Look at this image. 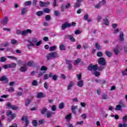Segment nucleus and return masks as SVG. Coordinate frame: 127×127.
I'll return each mask as SVG.
<instances>
[{
  "label": "nucleus",
  "instance_id": "4be33fe9",
  "mask_svg": "<svg viewBox=\"0 0 127 127\" xmlns=\"http://www.w3.org/2000/svg\"><path fill=\"white\" fill-rule=\"evenodd\" d=\"M77 109H78V106H71V111L72 113L74 114V115H76V111H76Z\"/></svg>",
  "mask_w": 127,
  "mask_h": 127
},
{
  "label": "nucleus",
  "instance_id": "412c9836",
  "mask_svg": "<svg viewBox=\"0 0 127 127\" xmlns=\"http://www.w3.org/2000/svg\"><path fill=\"white\" fill-rule=\"evenodd\" d=\"M48 109L47 108H43L41 111V113L42 115H45V114H47V112H48Z\"/></svg>",
  "mask_w": 127,
  "mask_h": 127
},
{
  "label": "nucleus",
  "instance_id": "de8ad7c7",
  "mask_svg": "<svg viewBox=\"0 0 127 127\" xmlns=\"http://www.w3.org/2000/svg\"><path fill=\"white\" fill-rule=\"evenodd\" d=\"M81 61H82V60L80 59H78L75 61L74 64H75V65H78V64H79Z\"/></svg>",
  "mask_w": 127,
  "mask_h": 127
},
{
  "label": "nucleus",
  "instance_id": "e433bc0d",
  "mask_svg": "<svg viewBox=\"0 0 127 127\" xmlns=\"http://www.w3.org/2000/svg\"><path fill=\"white\" fill-rule=\"evenodd\" d=\"M122 108L123 107L120 105H117L116 108H115V111H121V110H122Z\"/></svg>",
  "mask_w": 127,
  "mask_h": 127
},
{
  "label": "nucleus",
  "instance_id": "c9c22d12",
  "mask_svg": "<svg viewBox=\"0 0 127 127\" xmlns=\"http://www.w3.org/2000/svg\"><path fill=\"white\" fill-rule=\"evenodd\" d=\"M93 74L95 75V77H99L101 75V73L99 71H96V70Z\"/></svg>",
  "mask_w": 127,
  "mask_h": 127
},
{
  "label": "nucleus",
  "instance_id": "603ef678",
  "mask_svg": "<svg viewBox=\"0 0 127 127\" xmlns=\"http://www.w3.org/2000/svg\"><path fill=\"white\" fill-rule=\"evenodd\" d=\"M76 77L79 81L81 80V79H82V75L81 74H77Z\"/></svg>",
  "mask_w": 127,
  "mask_h": 127
},
{
  "label": "nucleus",
  "instance_id": "bf43d9fd",
  "mask_svg": "<svg viewBox=\"0 0 127 127\" xmlns=\"http://www.w3.org/2000/svg\"><path fill=\"white\" fill-rule=\"evenodd\" d=\"M11 44H16V43H17V41H16V40L11 39Z\"/></svg>",
  "mask_w": 127,
  "mask_h": 127
},
{
  "label": "nucleus",
  "instance_id": "bb28decb",
  "mask_svg": "<svg viewBox=\"0 0 127 127\" xmlns=\"http://www.w3.org/2000/svg\"><path fill=\"white\" fill-rule=\"evenodd\" d=\"M60 50L63 51H64V50H66V49H65V46H64V45L63 44H61L60 46Z\"/></svg>",
  "mask_w": 127,
  "mask_h": 127
},
{
  "label": "nucleus",
  "instance_id": "9b49d317",
  "mask_svg": "<svg viewBox=\"0 0 127 127\" xmlns=\"http://www.w3.org/2000/svg\"><path fill=\"white\" fill-rule=\"evenodd\" d=\"M31 30L28 29L26 30L23 31L21 32V35H27L28 33L31 34Z\"/></svg>",
  "mask_w": 127,
  "mask_h": 127
},
{
  "label": "nucleus",
  "instance_id": "e2e57ef3",
  "mask_svg": "<svg viewBox=\"0 0 127 127\" xmlns=\"http://www.w3.org/2000/svg\"><path fill=\"white\" fill-rule=\"evenodd\" d=\"M102 99L103 100H107V99H108V95H107V94H103L102 95Z\"/></svg>",
  "mask_w": 127,
  "mask_h": 127
},
{
  "label": "nucleus",
  "instance_id": "6e6d98bb",
  "mask_svg": "<svg viewBox=\"0 0 127 127\" xmlns=\"http://www.w3.org/2000/svg\"><path fill=\"white\" fill-rule=\"evenodd\" d=\"M119 127H127V124L124 123L123 124H120L119 125Z\"/></svg>",
  "mask_w": 127,
  "mask_h": 127
},
{
  "label": "nucleus",
  "instance_id": "dca6fc26",
  "mask_svg": "<svg viewBox=\"0 0 127 127\" xmlns=\"http://www.w3.org/2000/svg\"><path fill=\"white\" fill-rule=\"evenodd\" d=\"M74 85H75V83H74V82L70 81V83L67 85V91H69V90H71V89H72V87H73Z\"/></svg>",
  "mask_w": 127,
  "mask_h": 127
},
{
  "label": "nucleus",
  "instance_id": "09e8293b",
  "mask_svg": "<svg viewBox=\"0 0 127 127\" xmlns=\"http://www.w3.org/2000/svg\"><path fill=\"white\" fill-rule=\"evenodd\" d=\"M42 96H43V94H42L41 92H40L38 93L37 97L38 99H41L42 97Z\"/></svg>",
  "mask_w": 127,
  "mask_h": 127
},
{
  "label": "nucleus",
  "instance_id": "7ed1b4c3",
  "mask_svg": "<svg viewBox=\"0 0 127 127\" xmlns=\"http://www.w3.org/2000/svg\"><path fill=\"white\" fill-rule=\"evenodd\" d=\"M122 50H123V46L122 45H117L116 48L113 49L115 55H119Z\"/></svg>",
  "mask_w": 127,
  "mask_h": 127
},
{
  "label": "nucleus",
  "instance_id": "9d476101",
  "mask_svg": "<svg viewBox=\"0 0 127 127\" xmlns=\"http://www.w3.org/2000/svg\"><path fill=\"white\" fill-rule=\"evenodd\" d=\"M25 120V127H28V125L29 124V120H28V118H27V117L25 116L22 117L21 121H24Z\"/></svg>",
  "mask_w": 127,
  "mask_h": 127
},
{
  "label": "nucleus",
  "instance_id": "0e129e2a",
  "mask_svg": "<svg viewBox=\"0 0 127 127\" xmlns=\"http://www.w3.org/2000/svg\"><path fill=\"white\" fill-rule=\"evenodd\" d=\"M74 33L76 35L81 34V31H80V30H76L75 31H74Z\"/></svg>",
  "mask_w": 127,
  "mask_h": 127
},
{
  "label": "nucleus",
  "instance_id": "338daca9",
  "mask_svg": "<svg viewBox=\"0 0 127 127\" xmlns=\"http://www.w3.org/2000/svg\"><path fill=\"white\" fill-rule=\"evenodd\" d=\"M124 49L125 53H127V44L125 45Z\"/></svg>",
  "mask_w": 127,
  "mask_h": 127
},
{
  "label": "nucleus",
  "instance_id": "f3484780",
  "mask_svg": "<svg viewBox=\"0 0 127 127\" xmlns=\"http://www.w3.org/2000/svg\"><path fill=\"white\" fill-rule=\"evenodd\" d=\"M8 21V18H7V17H5L2 19L1 23H2V24H3V25H5V24L7 23Z\"/></svg>",
  "mask_w": 127,
  "mask_h": 127
},
{
  "label": "nucleus",
  "instance_id": "f257e3e1",
  "mask_svg": "<svg viewBox=\"0 0 127 127\" xmlns=\"http://www.w3.org/2000/svg\"><path fill=\"white\" fill-rule=\"evenodd\" d=\"M98 63L100 65V66L98 67V71H103V70L105 69L106 64H107L106 59L104 58H100L98 59Z\"/></svg>",
  "mask_w": 127,
  "mask_h": 127
},
{
  "label": "nucleus",
  "instance_id": "7c9ffc66",
  "mask_svg": "<svg viewBox=\"0 0 127 127\" xmlns=\"http://www.w3.org/2000/svg\"><path fill=\"white\" fill-rule=\"evenodd\" d=\"M7 60L5 57H2L0 58V62H5Z\"/></svg>",
  "mask_w": 127,
  "mask_h": 127
},
{
  "label": "nucleus",
  "instance_id": "473e14b6",
  "mask_svg": "<svg viewBox=\"0 0 127 127\" xmlns=\"http://www.w3.org/2000/svg\"><path fill=\"white\" fill-rule=\"evenodd\" d=\"M27 10V9L26 8H23L21 10V14L22 15H23L24 14L26 11Z\"/></svg>",
  "mask_w": 127,
  "mask_h": 127
},
{
  "label": "nucleus",
  "instance_id": "864d4df0",
  "mask_svg": "<svg viewBox=\"0 0 127 127\" xmlns=\"http://www.w3.org/2000/svg\"><path fill=\"white\" fill-rule=\"evenodd\" d=\"M123 122L124 124H126V123H127V115L123 117Z\"/></svg>",
  "mask_w": 127,
  "mask_h": 127
},
{
  "label": "nucleus",
  "instance_id": "a19ab883",
  "mask_svg": "<svg viewBox=\"0 0 127 127\" xmlns=\"http://www.w3.org/2000/svg\"><path fill=\"white\" fill-rule=\"evenodd\" d=\"M103 56H104V53L101 52H99L97 53V56H98V57H103Z\"/></svg>",
  "mask_w": 127,
  "mask_h": 127
},
{
  "label": "nucleus",
  "instance_id": "4c0bfd02",
  "mask_svg": "<svg viewBox=\"0 0 127 127\" xmlns=\"http://www.w3.org/2000/svg\"><path fill=\"white\" fill-rule=\"evenodd\" d=\"M31 3H32L31 1H27L25 2V6H28V5H31Z\"/></svg>",
  "mask_w": 127,
  "mask_h": 127
},
{
  "label": "nucleus",
  "instance_id": "2f4dec72",
  "mask_svg": "<svg viewBox=\"0 0 127 127\" xmlns=\"http://www.w3.org/2000/svg\"><path fill=\"white\" fill-rule=\"evenodd\" d=\"M71 118H72V114H71L67 115L65 117L66 120H67L68 121H70V120H71Z\"/></svg>",
  "mask_w": 127,
  "mask_h": 127
},
{
  "label": "nucleus",
  "instance_id": "1a4fd4ad",
  "mask_svg": "<svg viewBox=\"0 0 127 127\" xmlns=\"http://www.w3.org/2000/svg\"><path fill=\"white\" fill-rule=\"evenodd\" d=\"M40 6L41 7H43V6H47V5L50 4V2L47 1L46 2H43L42 1H40Z\"/></svg>",
  "mask_w": 127,
  "mask_h": 127
},
{
  "label": "nucleus",
  "instance_id": "ddd939ff",
  "mask_svg": "<svg viewBox=\"0 0 127 127\" xmlns=\"http://www.w3.org/2000/svg\"><path fill=\"white\" fill-rule=\"evenodd\" d=\"M49 76L52 77V80H54V81H57V79H58V76L56 74L53 75V73H50Z\"/></svg>",
  "mask_w": 127,
  "mask_h": 127
},
{
  "label": "nucleus",
  "instance_id": "052dcab7",
  "mask_svg": "<svg viewBox=\"0 0 127 127\" xmlns=\"http://www.w3.org/2000/svg\"><path fill=\"white\" fill-rule=\"evenodd\" d=\"M107 83V81L104 79L100 80V83L101 84H106Z\"/></svg>",
  "mask_w": 127,
  "mask_h": 127
},
{
  "label": "nucleus",
  "instance_id": "f8f14e48",
  "mask_svg": "<svg viewBox=\"0 0 127 127\" xmlns=\"http://www.w3.org/2000/svg\"><path fill=\"white\" fill-rule=\"evenodd\" d=\"M65 37L67 39H70L72 42H75V38L72 36V35H65Z\"/></svg>",
  "mask_w": 127,
  "mask_h": 127
},
{
  "label": "nucleus",
  "instance_id": "13d9d810",
  "mask_svg": "<svg viewBox=\"0 0 127 127\" xmlns=\"http://www.w3.org/2000/svg\"><path fill=\"white\" fill-rule=\"evenodd\" d=\"M47 67L45 66H42L41 68V71H47Z\"/></svg>",
  "mask_w": 127,
  "mask_h": 127
},
{
  "label": "nucleus",
  "instance_id": "4468645a",
  "mask_svg": "<svg viewBox=\"0 0 127 127\" xmlns=\"http://www.w3.org/2000/svg\"><path fill=\"white\" fill-rule=\"evenodd\" d=\"M119 40L122 42L125 40V38L124 37V32L122 31L120 32Z\"/></svg>",
  "mask_w": 127,
  "mask_h": 127
},
{
  "label": "nucleus",
  "instance_id": "37998d69",
  "mask_svg": "<svg viewBox=\"0 0 127 127\" xmlns=\"http://www.w3.org/2000/svg\"><path fill=\"white\" fill-rule=\"evenodd\" d=\"M119 32H120V29L119 28L115 29L113 31L114 34H117Z\"/></svg>",
  "mask_w": 127,
  "mask_h": 127
},
{
  "label": "nucleus",
  "instance_id": "c03bdc74",
  "mask_svg": "<svg viewBox=\"0 0 127 127\" xmlns=\"http://www.w3.org/2000/svg\"><path fill=\"white\" fill-rule=\"evenodd\" d=\"M44 87L47 90L48 88H49V84H48L47 82H45L44 84Z\"/></svg>",
  "mask_w": 127,
  "mask_h": 127
},
{
  "label": "nucleus",
  "instance_id": "ea45409f",
  "mask_svg": "<svg viewBox=\"0 0 127 127\" xmlns=\"http://www.w3.org/2000/svg\"><path fill=\"white\" fill-rule=\"evenodd\" d=\"M7 58H9L10 59H12L13 60H15V61H17V58L15 57H12V56H7Z\"/></svg>",
  "mask_w": 127,
  "mask_h": 127
},
{
  "label": "nucleus",
  "instance_id": "69168bd1",
  "mask_svg": "<svg viewBox=\"0 0 127 127\" xmlns=\"http://www.w3.org/2000/svg\"><path fill=\"white\" fill-rule=\"evenodd\" d=\"M37 81L36 80H34L32 83L33 86H37Z\"/></svg>",
  "mask_w": 127,
  "mask_h": 127
},
{
  "label": "nucleus",
  "instance_id": "a878e982",
  "mask_svg": "<svg viewBox=\"0 0 127 127\" xmlns=\"http://www.w3.org/2000/svg\"><path fill=\"white\" fill-rule=\"evenodd\" d=\"M31 103V100L30 99H27L25 101V105L28 106Z\"/></svg>",
  "mask_w": 127,
  "mask_h": 127
},
{
  "label": "nucleus",
  "instance_id": "72a5a7b5",
  "mask_svg": "<svg viewBox=\"0 0 127 127\" xmlns=\"http://www.w3.org/2000/svg\"><path fill=\"white\" fill-rule=\"evenodd\" d=\"M59 108L60 110H63L64 109V103L63 102H62L59 106Z\"/></svg>",
  "mask_w": 127,
  "mask_h": 127
},
{
  "label": "nucleus",
  "instance_id": "0eeeda50",
  "mask_svg": "<svg viewBox=\"0 0 127 127\" xmlns=\"http://www.w3.org/2000/svg\"><path fill=\"white\" fill-rule=\"evenodd\" d=\"M67 27H71V23H65L62 25V30H65Z\"/></svg>",
  "mask_w": 127,
  "mask_h": 127
},
{
  "label": "nucleus",
  "instance_id": "a18cd8bd",
  "mask_svg": "<svg viewBox=\"0 0 127 127\" xmlns=\"http://www.w3.org/2000/svg\"><path fill=\"white\" fill-rule=\"evenodd\" d=\"M43 12H45V13H49L50 12V9L48 8H45L43 10Z\"/></svg>",
  "mask_w": 127,
  "mask_h": 127
},
{
  "label": "nucleus",
  "instance_id": "774afa93",
  "mask_svg": "<svg viewBox=\"0 0 127 127\" xmlns=\"http://www.w3.org/2000/svg\"><path fill=\"white\" fill-rule=\"evenodd\" d=\"M52 110L53 112H55V111H56V106L55 105H53L52 106Z\"/></svg>",
  "mask_w": 127,
  "mask_h": 127
},
{
  "label": "nucleus",
  "instance_id": "f704fd0d",
  "mask_svg": "<svg viewBox=\"0 0 127 127\" xmlns=\"http://www.w3.org/2000/svg\"><path fill=\"white\" fill-rule=\"evenodd\" d=\"M119 106H121V107H122V108H125V107H126V105H125V103H124V102H123V101L121 100L119 102Z\"/></svg>",
  "mask_w": 127,
  "mask_h": 127
},
{
  "label": "nucleus",
  "instance_id": "58836bf2",
  "mask_svg": "<svg viewBox=\"0 0 127 127\" xmlns=\"http://www.w3.org/2000/svg\"><path fill=\"white\" fill-rule=\"evenodd\" d=\"M84 20H87L88 22H91L92 21V19H89L88 16H84Z\"/></svg>",
  "mask_w": 127,
  "mask_h": 127
},
{
  "label": "nucleus",
  "instance_id": "8fccbe9b",
  "mask_svg": "<svg viewBox=\"0 0 127 127\" xmlns=\"http://www.w3.org/2000/svg\"><path fill=\"white\" fill-rule=\"evenodd\" d=\"M32 124L33 127H37V121L36 120H33Z\"/></svg>",
  "mask_w": 127,
  "mask_h": 127
},
{
  "label": "nucleus",
  "instance_id": "6e6552de",
  "mask_svg": "<svg viewBox=\"0 0 127 127\" xmlns=\"http://www.w3.org/2000/svg\"><path fill=\"white\" fill-rule=\"evenodd\" d=\"M0 81L1 82H3L4 84H7L8 83V78L5 76H2L0 78Z\"/></svg>",
  "mask_w": 127,
  "mask_h": 127
},
{
  "label": "nucleus",
  "instance_id": "20e7f679",
  "mask_svg": "<svg viewBox=\"0 0 127 127\" xmlns=\"http://www.w3.org/2000/svg\"><path fill=\"white\" fill-rule=\"evenodd\" d=\"M6 115L7 117H9L12 120H13L15 118H16V116L15 114H13L11 110H8L6 112Z\"/></svg>",
  "mask_w": 127,
  "mask_h": 127
},
{
  "label": "nucleus",
  "instance_id": "aec40b11",
  "mask_svg": "<svg viewBox=\"0 0 127 127\" xmlns=\"http://www.w3.org/2000/svg\"><path fill=\"white\" fill-rule=\"evenodd\" d=\"M105 54L107 56V57H112V56H113V53L110 51H105Z\"/></svg>",
  "mask_w": 127,
  "mask_h": 127
},
{
  "label": "nucleus",
  "instance_id": "39448f33",
  "mask_svg": "<svg viewBox=\"0 0 127 127\" xmlns=\"http://www.w3.org/2000/svg\"><path fill=\"white\" fill-rule=\"evenodd\" d=\"M6 106L7 107L8 109H11L13 111H17V110H18V107L12 105L11 103L9 102L7 103Z\"/></svg>",
  "mask_w": 127,
  "mask_h": 127
},
{
  "label": "nucleus",
  "instance_id": "f03ea898",
  "mask_svg": "<svg viewBox=\"0 0 127 127\" xmlns=\"http://www.w3.org/2000/svg\"><path fill=\"white\" fill-rule=\"evenodd\" d=\"M58 58V54L57 52H51L49 53L46 57L47 60H50L52 58Z\"/></svg>",
  "mask_w": 127,
  "mask_h": 127
},
{
  "label": "nucleus",
  "instance_id": "b1692460",
  "mask_svg": "<svg viewBox=\"0 0 127 127\" xmlns=\"http://www.w3.org/2000/svg\"><path fill=\"white\" fill-rule=\"evenodd\" d=\"M19 70L21 72H26L27 71V69H26V66H21Z\"/></svg>",
  "mask_w": 127,
  "mask_h": 127
},
{
  "label": "nucleus",
  "instance_id": "c85d7f7f",
  "mask_svg": "<svg viewBox=\"0 0 127 127\" xmlns=\"http://www.w3.org/2000/svg\"><path fill=\"white\" fill-rule=\"evenodd\" d=\"M43 13H44L43 11H39L36 13V15H38V16H41V15H43Z\"/></svg>",
  "mask_w": 127,
  "mask_h": 127
},
{
  "label": "nucleus",
  "instance_id": "79ce46f5",
  "mask_svg": "<svg viewBox=\"0 0 127 127\" xmlns=\"http://www.w3.org/2000/svg\"><path fill=\"white\" fill-rule=\"evenodd\" d=\"M95 47L96 49H97V50H100L101 49V46H100V45H99V43H96Z\"/></svg>",
  "mask_w": 127,
  "mask_h": 127
},
{
  "label": "nucleus",
  "instance_id": "393cba45",
  "mask_svg": "<svg viewBox=\"0 0 127 127\" xmlns=\"http://www.w3.org/2000/svg\"><path fill=\"white\" fill-rule=\"evenodd\" d=\"M9 64V68H15L16 67V64L15 63H12Z\"/></svg>",
  "mask_w": 127,
  "mask_h": 127
},
{
  "label": "nucleus",
  "instance_id": "cd10ccee",
  "mask_svg": "<svg viewBox=\"0 0 127 127\" xmlns=\"http://www.w3.org/2000/svg\"><path fill=\"white\" fill-rule=\"evenodd\" d=\"M27 65H28V66H29L30 67H32V66H33V65H34V62L31 61L28 63Z\"/></svg>",
  "mask_w": 127,
  "mask_h": 127
},
{
  "label": "nucleus",
  "instance_id": "a211bd4d",
  "mask_svg": "<svg viewBox=\"0 0 127 127\" xmlns=\"http://www.w3.org/2000/svg\"><path fill=\"white\" fill-rule=\"evenodd\" d=\"M66 63L68 65V68L69 70H71L72 69V61H66Z\"/></svg>",
  "mask_w": 127,
  "mask_h": 127
},
{
  "label": "nucleus",
  "instance_id": "680f3d73",
  "mask_svg": "<svg viewBox=\"0 0 127 127\" xmlns=\"http://www.w3.org/2000/svg\"><path fill=\"white\" fill-rule=\"evenodd\" d=\"M54 13L56 16H59V15H60V12H59V11H55Z\"/></svg>",
  "mask_w": 127,
  "mask_h": 127
},
{
  "label": "nucleus",
  "instance_id": "c756f323",
  "mask_svg": "<svg viewBox=\"0 0 127 127\" xmlns=\"http://www.w3.org/2000/svg\"><path fill=\"white\" fill-rule=\"evenodd\" d=\"M27 42H28L29 43H30L29 45H27L28 47H29V46H34V44H33V43L32 42V41H30V40H27Z\"/></svg>",
  "mask_w": 127,
  "mask_h": 127
},
{
  "label": "nucleus",
  "instance_id": "3c124183",
  "mask_svg": "<svg viewBox=\"0 0 127 127\" xmlns=\"http://www.w3.org/2000/svg\"><path fill=\"white\" fill-rule=\"evenodd\" d=\"M45 73V71H42L38 75V77L40 78V77H42V75L43 74Z\"/></svg>",
  "mask_w": 127,
  "mask_h": 127
},
{
  "label": "nucleus",
  "instance_id": "5701e85b",
  "mask_svg": "<svg viewBox=\"0 0 127 127\" xmlns=\"http://www.w3.org/2000/svg\"><path fill=\"white\" fill-rule=\"evenodd\" d=\"M103 23L104 24H105V25H107L108 26V25H109V24H110V22H109V20H108V18H105L103 19Z\"/></svg>",
  "mask_w": 127,
  "mask_h": 127
},
{
  "label": "nucleus",
  "instance_id": "4d7b16f0",
  "mask_svg": "<svg viewBox=\"0 0 127 127\" xmlns=\"http://www.w3.org/2000/svg\"><path fill=\"white\" fill-rule=\"evenodd\" d=\"M122 74L123 76H127V68L122 71Z\"/></svg>",
  "mask_w": 127,
  "mask_h": 127
},
{
  "label": "nucleus",
  "instance_id": "423d86ee",
  "mask_svg": "<svg viewBox=\"0 0 127 127\" xmlns=\"http://www.w3.org/2000/svg\"><path fill=\"white\" fill-rule=\"evenodd\" d=\"M98 68H99V67H98V64H95V65H92L90 64L89 65V66L88 67V70H89V71H97V70H98Z\"/></svg>",
  "mask_w": 127,
  "mask_h": 127
},
{
  "label": "nucleus",
  "instance_id": "49530a36",
  "mask_svg": "<svg viewBox=\"0 0 127 127\" xmlns=\"http://www.w3.org/2000/svg\"><path fill=\"white\" fill-rule=\"evenodd\" d=\"M6 90H7V92H14V88L12 87L7 88Z\"/></svg>",
  "mask_w": 127,
  "mask_h": 127
},
{
  "label": "nucleus",
  "instance_id": "6ab92c4d",
  "mask_svg": "<svg viewBox=\"0 0 127 127\" xmlns=\"http://www.w3.org/2000/svg\"><path fill=\"white\" fill-rule=\"evenodd\" d=\"M54 114V112H52L51 111H48V112L46 113V116L48 119H50L52 116H53V114Z\"/></svg>",
  "mask_w": 127,
  "mask_h": 127
},
{
  "label": "nucleus",
  "instance_id": "2eb2a0df",
  "mask_svg": "<svg viewBox=\"0 0 127 127\" xmlns=\"http://www.w3.org/2000/svg\"><path fill=\"white\" fill-rule=\"evenodd\" d=\"M77 86H78V87H79V88H82V87L84 86V80H79L77 82Z\"/></svg>",
  "mask_w": 127,
  "mask_h": 127
},
{
  "label": "nucleus",
  "instance_id": "5fc2aeb1",
  "mask_svg": "<svg viewBox=\"0 0 127 127\" xmlns=\"http://www.w3.org/2000/svg\"><path fill=\"white\" fill-rule=\"evenodd\" d=\"M55 49H56V46H54L52 47H51L49 49L50 51H54V50H55Z\"/></svg>",
  "mask_w": 127,
  "mask_h": 127
}]
</instances>
